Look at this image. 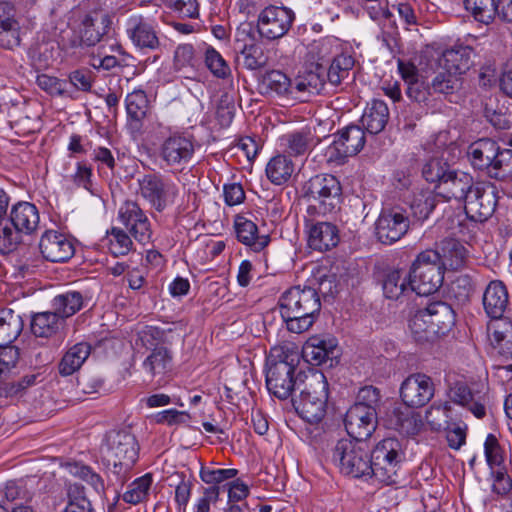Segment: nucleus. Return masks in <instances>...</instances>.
I'll use <instances>...</instances> for the list:
<instances>
[{
  "mask_svg": "<svg viewBox=\"0 0 512 512\" xmlns=\"http://www.w3.org/2000/svg\"><path fill=\"white\" fill-rule=\"evenodd\" d=\"M279 308L287 330L300 334L315 323L321 311V300L315 288L297 285L281 295Z\"/></svg>",
  "mask_w": 512,
  "mask_h": 512,
  "instance_id": "f257e3e1",
  "label": "nucleus"
},
{
  "mask_svg": "<svg viewBox=\"0 0 512 512\" xmlns=\"http://www.w3.org/2000/svg\"><path fill=\"white\" fill-rule=\"evenodd\" d=\"M298 394L292 395V405L299 416L310 424H318L326 414L328 382L320 371L301 374Z\"/></svg>",
  "mask_w": 512,
  "mask_h": 512,
  "instance_id": "f03ea898",
  "label": "nucleus"
},
{
  "mask_svg": "<svg viewBox=\"0 0 512 512\" xmlns=\"http://www.w3.org/2000/svg\"><path fill=\"white\" fill-rule=\"evenodd\" d=\"M301 374L307 373L297 369L292 357L280 349L271 350L266 361V387L270 394L280 400L289 398L297 392Z\"/></svg>",
  "mask_w": 512,
  "mask_h": 512,
  "instance_id": "7ed1b4c3",
  "label": "nucleus"
},
{
  "mask_svg": "<svg viewBox=\"0 0 512 512\" xmlns=\"http://www.w3.org/2000/svg\"><path fill=\"white\" fill-rule=\"evenodd\" d=\"M303 196L310 204V215H327L340 209L342 203V186L332 174L321 173L311 177L302 188Z\"/></svg>",
  "mask_w": 512,
  "mask_h": 512,
  "instance_id": "20e7f679",
  "label": "nucleus"
},
{
  "mask_svg": "<svg viewBox=\"0 0 512 512\" xmlns=\"http://www.w3.org/2000/svg\"><path fill=\"white\" fill-rule=\"evenodd\" d=\"M369 458L370 477L387 485L396 482L394 477L404 458L402 444L397 438L388 437L379 441L369 453Z\"/></svg>",
  "mask_w": 512,
  "mask_h": 512,
  "instance_id": "39448f33",
  "label": "nucleus"
},
{
  "mask_svg": "<svg viewBox=\"0 0 512 512\" xmlns=\"http://www.w3.org/2000/svg\"><path fill=\"white\" fill-rule=\"evenodd\" d=\"M332 461L344 475L353 478L370 476L371 461L365 441L340 439L333 448Z\"/></svg>",
  "mask_w": 512,
  "mask_h": 512,
  "instance_id": "423d86ee",
  "label": "nucleus"
},
{
  "mask_svg": "<svg viewBox=\"0 0 512 512\" xmlns=\"http://www.w3.org/2000/svg\"><path fill=\"white\" fill-rule=\"evenodd\" d=\"M444 273L438 265V255L432 249L419 253L409 272V284L412 292L427 296L436 292L442 285Z\"/></svg>",
  "mask_w": 512,
  "mask_h": 512,
  "instance_id": "0eeeda50",
  "label": "nucleus"
},
{
  "mask_svg": "<svg viewBox=\"0 0 512 512\" xmlns=\"http://www.w3.org/2000/svg\"><path fill=\"white\" fill-rule=\"evenodd\" d=\"M138 455L139 444L131 432L119 430L107 435L104 459L113 466L115 474L125 475L136 463Z\"/></svg>",
  "mask_w": 512,
  "mask_h": 512,
  "instance_id": "6e6552de",
  "label": "nucleus"
},
{
  "mask_svg": "<svg viewBox=\"0 0 512 512\" xmlns=\"http://www.w3.org/2000/svg\"><path fill=\"white\" fill-rule=\"evenodd\" d=\"M498 192L494 184L490 182H476L465 200V213L475 222L487 221L495 212L498 202Z\"/></svg>",
  "mask_w": 512,
  "mask_h": 512,
  "instance_id": "1a4fd4ad",
  "label": "nucleus"
},
{
  "mask_svg": "<svg viewBox=\"0 0 512 512\" xmlns=\"http://www.w3.org/2000/svg\"><path fill=\"white\" fill-rule=\"evenodd\" d=\"M366 142L365 132L358 125H349L334 135L326 149L328 161L343 164L347 158L357 155Z\"/></svg>",
  "mask_w": 512,
  "mask_h": 512,
  "instance_id": "9d476101",
  "label": "nucleus"
},
{
  "mask_svg": "<svg viewBox=\"0 0 512 512\" xmlns=\"http://www.w3.org/2000/svg\"><path fill=\"white\" fill-rule=\"evenodd\" d=\"M137 182L138 194L158 212L163 211L177 195L175 184L156 173L145 174Z\"/></svg>",
  "mask_w": 512,
  "mask_h": 512,
  "instance_id": "9b49d317",
  "label": "nucleus"
},
{
  "mask_svg": "<svg viewBox=\"0 0 512 512\" xmlns=\"http://www.w3.org/2000/svg\"><path fill=\"white\" fill-rule=\"evenodd\" d=\"M194 152L193 137L174 132L161 143L159 157L168 167L183 169L191 161Z\"/></svg>",
  "mask_w": 512,
  "mask_h": 512,
  "instance_id": "f8f14e48",
  "label": "nucleus"
},
{
  "mask_svg": "<svg viewBox=\"0 0 512 512\" xmlns=\"http://www.w3.org/2000/svg\"><path fill=\"white\" fill-rule=\"evenodd\" d=\"M409 226L410 220L404 209H382L375 223L376 237L383 244H393L407 233Z\"/></svg>",
  "mask_w": 512,
  "mask_h": 512,
  "instance_id": "ddd939ff",
  "label": "nucleus"
},
{
  "mask_svg": "<svg viewBox=\"0 0 512 512\" xmlns=\"http://www.w3.org/2000/svg\"><path fill=\"white\" fill-rule=\"evenodd\" d=\"M294 19L295 14L291 9L270 5L258 16V32L268 40L282 38L290 30Z\"/></svg>",
  "mask_w": 512,
  "mask_h": 512,
  "instance_id": "4468645a",
  "label": "nucleus"
},
{
  "mask_svg": "<svg viewBox=\"0 0 512 512\" xmlns=\"http://www.w3.org/2000/svg\"><path fill=\"white\" fill-rule=\"evenodd\" d=\"M433 380L423 374L409 375L401 384L400 397L407 407L420 408L425 406L434 396Z\"/></svg>",
  "mask_w": 512,
  "mask_h": 512,
  "instance_id": "2eb2a0df",
  "label": "nucleus"
},
{
  "mask_svg": "<svg viewBox=\"0 0 512 512\" xmlns=\"http://www.w3.org/2000/svg\"><path fill=\"white\" fill-rule=\"evenodd\" d=\"M448 397L451 402L467 408L479 419L486 415V393L479 389L477 383L456 381L450 386Z\"/></svg>",
  "mask_w": 512,
  "mask_h": 512,
  "instance_id": "dca6fc26",
  "label": "nucleus"
},
{
  "mask_svg": "<svg viewBox=\"0 0 512 512\" xmlns=\"http://www.w3.org/2000/svg\"><path fill=\"white\" fill-rule=\"evenodd\" d=\"M344 425L349 439L366 441L376 429L377 414L362 405H352L345 414Z\"/></svg>",
  "mask_w": 512,
  "mask_h": 512,
  "instance_id": "f3484780",
  "label": "nucleus"
},
{
  "mask_svg": "<svg viewBox=\"0 0 512 512\" xmlns=\"http://www.w3.org/2000/svg\"><path fill=\"white\" fill-rule=\"evenodd\" d=\"M119 219L141 244H146L151 240L152 230L150 222L144 211L135 201L124 202L119 209Z\"/></svg>",
  "mask_w": 512,
  "mask_h": 512,
  "instance_id": "a211bd4d",
  "label": "nucleus"
},
{
  "mask_svg": "<svg viewBox=\"0 0 512 512\" xmlns=\"http://www.w3.org/2000/svg\"><path fill=\"white\" fill-rule=\"evenodd\" d=\"M39 249L43 258L54 263H63L75 253L73 242L64 234L48 230L40 238Z\"/></svg>",
  "mask_w": 512,
  "mask_h": 512,
  "instance_id": "6ab92c4d",
  "label": "nucleus"
},
{
  "mask_svg": "<svg viewBox=\"0 0 512 512\" xmlns=\"http://www.w3.org/2000/svg\"><path fill=\"white\" fill-rule=\"evenodd\" d=\"M127 35L132 43L141 50L155 51L160 48L153 22L142 15L131 16L127 21Z\"/></svg>",
  "mask_w": 512,
  "mask_h": 512,
  "instance_id": "aec40b11",
  "label": "nucleus"
},
{
  "mask_svg": "<svg viewBox=\"0 0 512 512\" xmlns=\"http://www.w3.org/2000/svg\"><path fill=\"white\" fill-rule=\"evenodd\" d=\"M475 185L476 182H474L473 177L469 173L460 170H450L446 174V178L441 181V184L437 185L438 195L446 200L454 199L458 202H465Z\"/></svg>",
  "mask_w": 512,
  "mask_h": 512,
  "instance_id": "412c9836",
  "label": "nucleus"
},
{
  "mask_svg": "<svg viewBox=\"0 0 512 512\" xmlns=\"http://www.w3.org/2000/svg\"><path fill=\"white\" fill-rule=\"evenodd\" d=\"M434 252L438 255V265L442 266V270L458 271L468 262V250L454 238L443 239Z\"/></svg>",
  "mask_w": 512,
  "mask_h": 512,
  "instance_id": "4be33fe9",
  "label": "nucleus"
},
{
  "mask_svg": "<svg viewBox=\"0 0 512 512\" xmlns=\"http://www.w3.org/2000/svg\"><path fill=\"white\" fill-rule=\"evenodd\" d=\"M110 16L102 11H93L85 15L80 26V34L85 46H94L108 33Z\"/></svg>",
  "mask_w": 512,
  "mask_h": 512,
  "instance_id": "5701e85b",
  "label": "nucleus"
},
{
  "mask_svg": "<svg viewBox=\"0 0 512 512\" xmlns=\"http://www.w3.org/2000/svg\"><path fill=\"white\" fill-rule=\"evenodd\" d=\"M422 311L439 337L448 334L455 325L456 313L451 305L446 302H431Z\"/></svg>",
  "mask_w": 512,
  "mask_h": 512,
  "instance_id": "b1692460",
  "label": "nucleus"
},
{
  "mask_svg": "<svg viewBox=\"0 0 512 512\" xmlns=\"http://www.w3.org/2000/svg\"><path fill=\"white\" fill-rule=\"evenodd\" d=\"M337 349V342L332 337H310L303 346V357L313 365H321L327 360H332Z\"/></svg>",
  "mask_w": 512,
  "mask_h": 512,
  "instance_id": "393cba45",
  "label": "nucleus"
},
{
  "mask_svg": "<svg viewBox=\"0 0 512 512\" xmlns=\"http://www.w3.org/2000/svg\"><path fill=\"white\" fill-rule=\"evenodd\" d=\"M234 228L238 241L249 246L254 252L262 251L270 242L269 235H260L257 225L244 216H236Z\"/></svg>",
  "mask_w": 512,
  "mask_h": 512,
  "instance_id": "a878e982",
  "label": "nucleus"
},
{
  "mask_svg": "<svg viewBox=\"0 0 512 512\" xmlns=\"http://www.w3.org/2000/svg\"><path fill=\"white\" fill-rule=\"evenodd\" d=\"M10 223L23 234H31L36 231L40 217L37 207L29 202H18L12 206Z\"/></svg>",
  "mask_w": 512,
  "mask_h": 512,
  "instance_id": "bb28decb",
  "label": "nucleus"
},
{
  "mask_svg": "<svg viewBox=\"0 0 512 512\" xmlns=\"http://www.w3.org/2000/svg\"><path fill=\"white\" fill-rule=\"evenodd\" d=\"M293 81L280 70H271L258 78V89L263 95H291L294 97Z\"/></svg>",
  "mask_w": 512,
  "mask_h": 512,
  "instance_id": "cd10ccee",
  "label": "nucleus"
},
{
  "mask_svg": "<svg viewBox=\"0 0 512 512\" xmlns=\"http://www.w3.org/2000/svg\"><path fill=\"white\" fill-rule=\"evenodd\" d=\"M485 312L490 318H499L504 315L508 306V292L501 281H492L483 295Z\"/></svg>",
  "mask_w": 512,
  "mask_h": 512,
  "instance_id": "c85d7f7f",
  "label": "nucleus"
},
{
  "mask_svg": "<svg viewBox=\"0 0 512 512\" xmlns=\"http://www.w3.org/2000/svg\"><path fill=\"white\" fill-rule=\"evenodd\" d=\"M386 426L404 435H415L422 426V420L415 412L397 407L387 414Z\"/></svg>",
  "mask_w": 512,
  "mask_h": 512,
  "instance_id": "c756f323",
  "label": "nucleus"
},
{
  "mask_svg": "<svg viewBox=\"0 0 512 512\" xmlns=\"http://www.w3.org/2000/svg\"><path fill=\"white\" fill-rule=\"evenodd\" d=\"M475 52L470 46H455L443 53L446 71L459 76L466 73L474 64Z\"/></svg>",
  "mask_w": 512,
  "mask_h": 512,
  "instance_id": "7c9ffc66",
  "label": "nucleus"
},
{
  "mask_svg": "<svg viewBox=\"0 0 512 512\" xmlns=\"http://www.w3.org/2000/svg\"><path fill=\"white\" fill-rule=\"evenodd\" d=\"M339 242L337 227L330 222H318L309 232L308 245L311 249L324 252L335 247Z\"/></svg>",
  "mask_w": 512,
  "mask_h": 512,
  "instance_id": "2f4dec72",
  "label": "nucleus"
},
{
  "mask_svg": "<svg viewBox=\"0 0 512 512\" xmlns=\"http://www.w3.org/2000/svg\"><path fill=\"white\" fill-rule=\"evenodd\" d=\"M382 289L388 299L397 300L402 295L412 292L409 284V274L401 269H386L382 273Z\"/></svg>",
  "mask_w": 512,
  "mask_h": 512,
  "instance_id": "473e14b6",
  "label": "nucleus"
},
{
  "mask_svg": "<svg viewBox=\"0 0 512 512\" xmlns=\"http://www.w3.org/2000/svg\"><path fill=\"white\" fill-rule=\"evenodd\" d=\"M497 143L489 138L479 139L468 147L467 155L474 168L489 169L497 156Z\"/></svg>",
  "mask_w": 512,
  "mask_h": 512,
  "instance_id": "72a5a7b5",
  "label": "nucleus"
},
{
  "mask_svg": "<svg viewBox=\"0 0 512 512\" xmlns=\"http://www.w3.org/2000/svg\"><path fill=\"white\" fill-rule=\"evenodd\" d=\"M293 83L294 98L320 94L326 85L324 73L320 66H317L315 71L310 70L298 75Z\"/></svg>",
  "mask_w": 512,
  "mask_h": 512,
  "instance_id": "f704fd0d",
  "label": "nucleus"
},
{
  "mask_svg": "<svg viewBox=\"0 0 512 512\" xmlns=\"http://www.w3.org/2000/svg\"><path fill=\"white\" fill-rule=\"evenodd\" d=\"M91 353L88 343L80 342L70 347L58 364L59 374L67 377L77 372Z\"/></svg>",
  "mask_w": 512,
  "mask_h": 512,
  "instance_id": "c9c22d12",
  "label": "nucleus"
},
{
  "mask_svg": "<svg viewBox=\"0 0 512 512\" xmlns=\"http://www.w3.org/2000/svg\"><path fill=\"white\" fill-rule=\"evenodd\" d=\"M388 120L389 109L382 100H373L368 104L361 118L363 127L371 134H378L383 131Z\"/></svg>",
  "mask_w": 512,
  "mask_h": 512,
  "instance_id": "e433bc0d",
  "label": "nucleus"
},
{
  "mask_svg": "<svg viewBox=\"0 0 512 512\" xmlns=\"http://www.w3.org/2000/svg\"><path fill=\"white\" fill-rule=\"evenodd\" d=\"M63 320L53 311L35 313L31 317L30 329L34 336L50 338L58 333Z\"/></svg>",
  "mask_w": 512,
  "mask_h": 512,
  "instance_id": "4c0bfd02",
  "label": "nucleus"
},
{
  "mask_svg": "<svg viewBox=\"0 0 512 512\" xmlns=\"http://www.w3.org/2000/svg\"><path fill=\"white\" fill-rule=\"evenodd\" d=\"M24 322L21 315L12 309L0 310V345L12 344L21 334Z\"/></svg>",
  "mask_w": 512,
  "mask_h": 512,
  "instance_id": "58836bf2",
  "label": "nucleus"
},
{
  "mask_svg": "<svg viewBox=\"0 0 512 512\" xmlns=\"http://www.w3.org/2000/svg\"><path fill=\"white\" fill-rule=\"evenodd\" d=\"M172 360V353L167 347H154L143 361V368L151 377L164 376L172 369Z\"/></svg>",
  "mask_w": 512,
  "mask_h": 512,
  "instance_id": "ea45409f",
  "label": "nucleus"
},
{
  "mask_svg": "<svg viewBox=\"0 0 512 512\" xmlns=\"http://www.w3.org/2000/svg\"><path fill=\"white\" fill-rule=\"evenodd\" d=\"M125 104L130 125L140 128L150 109L146 93L143 90H134L126 96Z\"/></svg>",
  "mask_w": 512,
  "mask_h": 512,
  "instance_id": "a19ab883",
  "label": "nucleus"
},
{
  "mask_svg": "<svg viewBox=\"0 0 512 512\" xmlns=\"http://www.w3.org/2000/svg\"><path fill=\"white\" fill-rule=\"evenodd\" d=\"M173 65L175 70L182 72L187 79H194L197 76L200 60L196 57L191 44H181L176 48Z\"/></svg>",
  "mask_w": 512,
  "mask_h": 512,
  "instance_id": "79ce46f5",
  "label": "nucleus"
},
{
  "mask_svg": "<svg viewBox=\"0 0 512 512\" xmlns=\"http://www.w3.org/2000/svg\"><path fill=\"white\" fill-rule=\"evenodd\" d=\"M83 306V295L78 291H68L57 295L52 302L53 310L62 320L77 313Z\"/></svg>",
  "mask_w": 512,
  "mask_h": 512,
  "instance_id": "37998d69",
  "label": "nucleus"
},
{
  "mask_svg": "<svg viewBox=\"0 0 512 512\" xmlns=\"http://www.w3.org/2000/svg\"><path fill=\"white\" fill-rule=\"evenodd\" d=\"M293 171L294 165L292 161L284 155L273 157L266 167L267 177L276 185H281L287 182Z\"/></svg>",
  "mask_w": 512,
  "mask_h": 512,
  "instance_id": "c03bdc74",
  "label": "nucleus"
},
{
  "mask_svg": "<svg viewBox=\"0 0 512 512\" xmlns=\"http://www.w3.org/2000/svg\"><path fill=\"white\" fill-rule=\"evenodd\" d=\"M153 483V476L147 473L135 479L127 491L122 495L123 501L128 504L137 505L145 502L149 497V492Z\"/></svg>",
  "mask_w": 512,
  "mask_h": 512,
  "instance_id": "a18cd8bd",
  "label": "nucleus"
},
{
  "mask_svg": "<svg viewBox=\"0 0 512 512\" xmlns=\"http://www.w3.org/2000/svg\"><path fill=\"white\" fill-rule=\"evenodd\" d=\"M353 66L354 59L350 55L340 54L334 57L326 73L328 83L335 87L339 86L344 79L348 78Z\"/></svg>",
  "mask_w": 512,
  "mask_h": 512,
  "instance_id": "49530a36",
  "label": "nucleus"
},
{
  "mask_svg": "<svg viewBox=\"0 0 512 512\" xmlns=\"http://www.w3.org/2000/svg\"><path fill=\"white\" fill-rule=\"evenodd\" d=\"M463 3L465 9L480 23L489 24L496 16L495 0H464Z\"/></svg>",
  "mask_w": 512,
  "mask_h": 512,
  "instance_id": "de8ad7c7",
  "label": "nucleus"
},
{
  "mask_svg": "<svg viewBox=\"0 0 512 512\" xmlns=\"http://www.w3.org/2000/svg\"><path fill=\"white\" fill-rule=\"evenodd\" d=\"M286 152L290 156H300L306 154L313 142V137L309 131H297L284 135L282 138Z\"/></svg>",
  "mask_w": 512,
  "mask_h": 512,
  "instance_id": "09e8293b",
  "label": "nucleus"
},
{
  "mask_svg": "<svg viewBox=\"0 0 512 512\" xmlns=\"http://www.w3.org/2000/svg\"><path fill=\"white\" fill-rule=\"evenodd\" d=\"M243 65L248 70H260L268 66L269 57L264 49L256 44L244 45L240 51Z\"/></svg>",
  "mask_w": 512,
  "mask_h": 512,
  "instance_id": "8fccbe9b",
  "label": "nucleus"
},
{
  "mask_svg": "<svg viewBox=\"0 0 512 512\" xmlns=\"http://www.w3.org/2000/svg\"><path fill=\"white\" fill-rule=\"evenodd\" d=\"M427 320L424 312L419 310L409 321V328L417 342H430L439 337Z\"/></svg>",
  "mask_w": 512,
  "mask_h": 512,
  "instance_id": "3c124183",
  "label": "nucleus"
},
{
  "mask_svg": "<svg viewBox=\"0 0 512 512\" xmlns=\"http://www.w3.org/2000/svg\"><path fill=\"white\" fill-rule=\"evenodd\" d=\"M22 232L12 226L10 220H0V253L9 254L22 242Z\"/></svg>",
  "mask_w": 512,
  "mask_h": 512,
  "instance_id": "603ef678",
  "label": "nucleus"
},
{
  "mask_svg": "<svg viewBox=\"0 0 512 512\" xmlns=\"http://www.w3.org/2000/svg\"><path fill=\"white\" fill-rule=\"evenodd\" d=\"M490 177L504 180L508 177L512 176V150L497 149V156L493 159V163L491 164L489 171Z\"/></svg>",
  "mask_w": 512,
  "mask_h": 512,
  "instance_id": "864d4df0",
  "label": "nucleus"
},
{
  "mask_svg": "<svg viewBox=\"0 0 512 512\" xmlns=\"http://www.w3.org/2000/svg\"><path fill=\"white\" fill-rule=\"evenodd\" d=\"M430 86L432 94L450 95L460 89L461 79L448 71L440 72L433 78Z\"/></svg>",
  "mask_w": 512,
  "mask_h": 512,
  "instance_id": "5fc2aeb1",
  "label": "nucleus"
},
{
  "mask_svg": "<svg viewBox=\"0 0 512 512\" xmlns=\"http://www.w3.org/2000/svg\"><path fill=\"white\" fill-rule=\"evenodd\" d=\"M436 202V196L431 192L415 196L410 206L413 217L418 221H424L436 207Z\"/></svg>",
  "mask_w": 512,
  "mask_h": 512,
  "instance_id": "6e6d98bb",
  "label": "nucleus"
},
{
  "mask_svg": "<svg viewBox=\"0 0 512 512\" xmlns=\"http://www.w3.org/2000/svg\"><path fill=\"white\" fill-rule=\"evenodd\" d=\"M205 65L217 78L225 79L231 75L229 65L213 47H208L205 51Z\"/></svg>",
  "mask_w": 512,
  "mask_h": 512,
  "instance_id": "4d7b16f0",
  "label": "nucleus"
},
{
  "mask_svg": "<svg viewBox=\"0 0 512 512\" xmlns=\"http://www.w3.org/2000/svg\"><path fill=\"white\" fill-rule=\"evenodd\" d=\"M238 475V470L234 468L212 469L202 467L200 470V478L206 484L211 486H223L224 482L234 479Z\"/></svg>",
  "mask_w": 512,
  "mask_h": 512,
  "instance_id": "13d9d810",
  "label": "nucleus"
},
{
  "mask_svg": "<svg viewBox=\"0 0 512 512\" xmlns=\"http://www.w3.org/2000/svg\"><path fill=\"white\" fill-rule=\"evenodd\" d=\"M449 165L441 159L432 158L428 160L422 169L423 177L427 182L441 184L446 178V174L450 172Z\"/></svg>",
  "mask_w": 512,
  "mask_h": 512,
  "instance_id": "bf43d9fd",
  "label": "nucleus"
},
{
  "mask_svg": "<svg viewBox=\"0 0 512 512\" xmlns=\"http://www.w3.org/2000/svg\"><path fill=\"white\" fill-rule=\"evenodd\" d=\"M37 376L28 374L17 381L5 382L0 386V395L4 397L22 396L26 390L35 385Z\"/></svg>",
  "mask_w": 512,
  "mask_h": 512,
  "instance_id": "052dcab7",
  "label": "nucleus"
},
{
  "mask_svg": "<svg viewBox=\"0 0 512 512\" xmlns=\"http://www.w3.org/2000/svg\"><path fill=\"white\" fill-rule=\"evenodd\" d=\"M475 288V280L470 275L463 274L453 281L451 291L458 301L466 302L473 295Z\"/></svg>",
  "mask_w": 512,
  "mask_h": 512,
  "instance_id": "680f3d73",
  "label": "nucleus"
},
{
  "mask_svg": "<svg viewBox=\"0 0 512 512\" xmlns=\"http://www.w3.org/2000/svg\"><path fill=\"white\" fill-rule=\"evenodd\" d=\"M406 94L411 100L419 104L428 106L431 102V86L421 79L414 80L407 84Z\"/></svg>",
  "mask_w": 512,
  "mask_h": 512,
  "instance_id": "e2e57ef3",
  "label": "nucleus"
},
{
  "mask_svg": "<svg viewBox=\"0 0 512 512\" xmlns=\"http://www.w3.org/2000/svg\"><path fill=\"white\" fill-rule=\"evenodd\" d=\"M132 247L128 234L119 228H113L110 233L109 250L115 256L126 255Z\"/></svg>",
  "mask_w": 512,
  "mask_h": 512,
  "instance_id": "0e129e2a",
  "label": "nucleus"
},
{
  "mask_svg": "<svg viewBox=\"0 0 512 512\" xmlns=\"http://www.w3.org/2000/svg\"><path fill=\"white\" fill-rule=\"evenodd\" d=\"M36 83L40 89L52 96H64L67 94L66 81L47 74L38 75Z\"/></svg>",
  "mask_w": 512,
  "mask_h": 512,
  "instance_id": "69168bd1",
  "label": "nucleus"
},
{
  "mask_svg": "<svg viewBox=\"0 0 512 512\" xmlns=\"http://www.w3.org/2000/svg\"><path fill=\"white\" fill-rule=\"evenodd\" d=\"M69 501L64 512H94L91 502L78 486L69 491Z\"/></svg>",
  "mask_w": 512,
  "mask_h": 512,
  "instance_id": "338daca9",
  "label": "nucleus"
},
{
  "mask_svg": "<svg viewBox=\"0 0 512 512\" xmlns=\"http://www.w3.org/2000/svg\"><path fill=\"white\" fill-rule=\"evenodd\" d=\"M485 117L498 130H507L512 125V114L503 111V108L494 109L487 105Z\"/></svg>",
  "mask_w": 512,
  "mask_h": 512,
  "instance_id": "774afa93",
  "label": "nucleus"
}]
</instances>
